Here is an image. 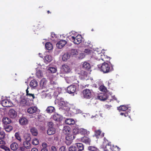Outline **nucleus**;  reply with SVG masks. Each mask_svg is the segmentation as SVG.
Here are the masks:
<instances>
[{
	"instance_id": "nucleus-1",
	"label": "nucleus",
	"mask_w": 151,
	"mask_h": 151,
	"mask_svg": "<svg viewBox=\"0 0 151 151\" xmlns=\"http://www.w3.org/2000/svg\"><path fill=\"white\" fill-rule=\"evenodd\" d=\"M98 66L101 71L104 73H108L113 70L112 66H110L108 63L105 62L103 63L101 65H98Z\"/></svg>"
},
{
	"instance_id": "nucleus-2",
	"label": "nucleus",
	"mask_w": 151,
	"mask_h": 151,
	"mask_svg": "<svg viewBox=\"0 0 151 151\" xmlns=\"http://www.w3.org/2000/svg\"><path fill=\"white\" fill-rule=\"evenodd\" d=\"M118 109L119 110L123 111V112H121L120 113V115L122 116L129 118L130 116V110L128 109V106H126L121 105L118 107Z\"/></svg>"
},
{
	"instance_id": "nucleus-3",
	"label": "nucleus",
	"mask_w": 151,
	"mask_h": 151,
	"mask_svg": "<svg viewBox=\"0 0 151 151\" xmlns=\"http://www.w3.org/2000/svg\"><path fill=\"white\" fill-rule=\"evenodd\" d=\"M69 39L70 40L74 42L75 44H79L82 41V37L81 35H78L76 37L73 36H70Z\"/></svg>"
},
{
	"instance_id": "nucleus-4",
	"label": "nucleus",
	"mask_w": 151,
	"mask_h": 151,
	"mask_svg": "<svg viewBox=\"0 0 151 151\" xmlns=\"http://www.w3.org/2000/svg\"><path fill=\"white\" fill-rule=\"evenodd\" d=\"M83 97L86 99H90L92 97L93 92L88 89H86L83 91Z\"/></svg>"
},
{
	"instance_id": "nucleus-5",
	"label": "nucleus",
	"mask_w": 151,
	"mask_h": 151,
	"mask_svg": "<svg viewBox=\"0 0 151 151\" xmlns=\"http://www.w3.org/2000/svg\"><path fill=\"white\" fill-rule=\"evenodd\" d=\"M76 90V86L75 85H72L68 86L67 88V91L69 94L74 93Z\"/></svg>"
},
{
	"instance_id": "nucleus-6",
	"label": "nucleus",
	"mask_w": 151,
	"mask_h": 151,
	"mask_svg": "<svg viewBox=\"0 0 151 151\" xmlns=\"http://www.w3.org/2000/svg\"><path fill=\"white\" fill-rule=\"evenodd\" d=\"M2 106L5 107H10L12 106V103L7 99L3 100L1 101Z\"/></svg>"
},
{
	"instance_id": "nucleus-7",
	"label": "nucleus",
	"mask_w": 151,
	"mask_h": 151,
	"mask_svg": "<svg viewBox=\"0 0 151 151\" xmlns=\"http://www.w3.org/2000/svg\"><path fill=\"white\" fill-rule=\"evenodd\" d=\"M67 43V41L64 40H62L58 41L56 44L57 47L60 49L63 48Z\"/></svg>"
},
{
	"instance_id": "nucleus-8",
	"label": "nucleus",
	"mask_w": 151,
	"mask_h": 151,
	"mask_svg": "<svg viewBox=\"0 0 151 151\" xmlns=\"http://www.w3.org/2000/svg\"><path fill=\"white\" fill-rule=\"evenodd\" d=\"M38 108L36 106H32L30 107L27 109V112L30 114L36 113L38 112Z\"/></svg>"
},
{
	"instance_id": "nucleus-9",
	"label": "nucleus",
	"mask_w": 151,
	"mask_h": 151,
	"mask_svg": "<svg viewBox=\"0 0 151 151\" xmlns=\"http://www.w3.org/2000/svg\"><path fill=\"white\" fill-rule=\"evenodd\" d=\"M61 70L64 73H68L70 72L71 70L67 65L64 64L62 66Z\"/></svg>"
},
{
	"instance_id": "nucleus-10",
	"label": "nucleus",
	"mask_w": 151,
	"mask_h": 151,
	"mask_svg": "<svg viewBox=\"0 0 151 151\" xmlns=\"http://www.w3.org/2000/svg\"><path fill=\"white\" fill-rule=\"evenodd\" d=\"M94 132V136L97 138H99L100 137H102L104 136V133H103L101 134V131L100 129L95 130Z\"/></svg>"
},
{
	"instance_id": "nucleus-11",
	"label": "nucleus",
	"mask_w": 151,
	"mask_h": 151,
	"mask_svg": "<svg viewBox=\"0 0 151 151\" xmlns=\"http://www.w3.org/2000/svg\"><path fill=\"white\" fill-rule=\"evenodd\" d=\"M79 133L83 135H88L90 134V132L87 129L83 128L79 129Z\"/></svg>"
},
{
	"instance_id": "nucleus-12",
	"label": "nucleus",
	"mask_w": 151,
	"mask_h": 151,
	"mask_svg": "<svg viewBox=\"0 0 151 151\" xmlns=\"http://www.w3.org/2000/svg\"><path fill=\"white\" fill-rule=\"evenodd\" d=\"M44 62L46 64L50 63L52 60V57L50 55H47L44 58Z\"/></svg>"
},
{
	"instance_id": "nucleus-13",
	"label": "nucleus",
	"mask_w": 151,
	"mask_h": 151,
	"mask_svg": "<svg viewBox=\"0 0 151 151\" xmlns=\"http://www.w3.org/2000/svg\"><path fill=\"white\" fill-rule=\"evenodd\" d=\"M81 141L82 142L86 143L88 145H90L91 140L90 138L84 136L82 137L81 139Z\"/></svg>"
},
{
	"instance_id": "nucleus-14",
	"label": "nucleus",
	"mask_w": 151,
	"mask_h": 151,
	"mask_svg": "<svg viewBox=\"0 0 151 151\" xmlns=\"http://www.w3.org/2000/svg\"><path fill=\"white\" fill-rule=\"evenodd\" d=\"M114 146L111 142H109L106 145L105 149L106 151H113Z\"/></svg>"
},
{
	"instance_id": "nucleus-15",
	"label": "nucleus",
	"mask_w": 151,
	"mask_h": 151,
	"mask_svg": "<svg viewBox=\"0 0 151 151\" xmlns=\"http://www.w3.org/2000/svg\"><path fill=\"white\" fill-rule=\"evenodd\" d=\"M9 115L12 118H15L17 116V112L14 109H10L9 111Z\"/></svg>"
},
{
	"instance_id": "nucleus-16",
	"label": "nucleus",
	"mask_w": 151,
	"mask_h": 151,
	"mask_svg": "<svg viewBox=\"0 0 151 151\" xmlns=\"http://www.w3.org/2000/svg\"><path fill=\"white\" fill-rule=\"evenodd\" d=\"M2 121L3 123L5 125L9 124L12 122V120L10 118L6 116L3 117Z\"/></svg>"
},
{
	"instance_id": "nucleus-17",
	"label": "nucleus",
	"mask_w": 151,
	"mask_h": 151,
	"mask_svg": "<svg viewBox=\"0 0 151 151\" xmlns=\"http://www.w3.org/2000/svg\"><path fill=\"white\" fill-rule=\"evenodd\" d=\"M53 119L57 122H60L62 119V117L61 116L58 114H55L53 115Z\"/></svg>"
},
{
	"instance_id": "nucleus-18",
	"label": "nucleus",
	"mask_w": 151,
	"mask_h": 151,
	"mask_svg": "<svg viewBox=\"0 0 151 151\" xmlns=\"http://www.w3.org/2000/svg\"><path fill=\"white\" fill-rule=\"evenodd\" d=\"M75 136L72 133H69L65 137L66 140L72 141L74 138Z\"/></svg>"
},
{
	"instance_id": "nucleus-19",
	"label": "nucleus",
	"mask_w": 151,
	"mask_h": 151,
	"mask_svg": "<svg viewBox=\"0 0 151 151\" xmlns=\"http://www.w3.org/2000/svg\"><path fill=\"white\" fill-rule=\"evenodd\" d=\"M30 86L32 88H35L38 86V82L35 79L32 80L29 83Z\"/></svg>"
},
{
	"instance_id": "nucleus-20",
	"label": "nucleus",
	"mask_w": 151,
	"mask_h": 151,
	"mask_svg": "<svg viewBox=\"0 0 151 151\" xmlns=\"http://www.w3.org/2000/svg\"><path fill=\"white\" fill-rule=\"evenodd\" d=\"M19 123L22 125H26L28 122V120L25 117L20 118L19 120Z\"/></svg>"
},
{
	"instance_id": "nucleus-21",
	"label": "nucleus",
	"mask_w": 151,
	"mask_h": 151,
	"mask_svg": "<svg viewBox=\"0 0 151 151\" xmlns=\"http://www.w3.org/2000/svg\"><path fill=\"white\" fill-rule=\"evenodd\" d=\"M77 149L78 150V151H82L84 150V146L81 143H78L75 144Z\"/></svg>"
},
{
	"instance_id": "nucleus-22",
	"label": "nucleus",
	"mask_w": 151,
	"mask_h": 151,
	"mask_svg": "<svg viewBox=\"0 0 151 151\" xmlns=\"http://www.w3.org/2000/svg\"><path fill=\"white\" fill-rule=\"evenodd\" d=\"M55 131L54 128H48L47 131V134L49 135H52L55 133Z\"/></svg>"
},
{
	"instance_id": "nucleus-23",
	"label": "nucleus",
	"mask_w": 151,
	"mask_h": 151,
	"mask_svg": "<svg viewBox=\"0 0 151 151\" xmlns=\"http://www.w3.org/2000/svg\"><path fill=\"white\" fill-rule=\"evenodd\" d=\"M65 123L70 125H73L75 123V121L72 119H66L65 121Z\"/></svg>"
},
{
	"instance_id": "nucleus-24",
	"label": "nucleus",
	"mask_w": 151,
	"mask_h": 151,
	"mask_svg": "<svg viewBox=\"0 0 151 151\" xmlns=\"http://www.w3.org/2000/svg\"><path fill=\"white\" fill-rule=\"evenodd\" d=\"M47 81L46 79L43 78L42 79L40 83V86L42 88H44L46 85Z\"/></svg>"
},
{
	"instance_id": "nucleus-25",
	"label": "nucleus",
	"mask_w": 151,
	"mask_h": 151,
	"mask_svg": "<svg viewBox=\"0 0 151 151\" xmlns=\"http://www.w3.org/2000/svg\"><path fill=\"white\" fill-rule=\"evenodd\" d=\"M71 130V129L70 128L67 126H64L63 129V132L65 134H67L70 133Z\"/></svg>"
},
{
	"instance_id": "nucleus-26",
	"label": "nucleus",
	"mask_w": 151,
	"mask_h": 151,
	"mask_svg": "<svg viewBox=\"0 0 151 151\" xmlns=\"http://www.w3.org/2000/svg\"><path fill=\"white\" fill-rule=\"evenodd\" d=\"M70 57V55L68 52H66L62 56V60L63 61H66Z\"/></svg>"
},
{
	"instance_id": "nucleus-27",
	"label": "nucleus",
	"mask_w": 151,
	"mask_h": 151,
	"mask_svg": "<svg viewBox=\"0 0 151 151\" xmlns=\"http://www.w3.org/2000/svg\"><path fill=\"white\" fill-rule=\"evenodd\" d=\"M11 149L14 151L16 150L18 148V145L16 142L12 143L10 145Z\"/></svg>"
},
{
	"instance_id": "nucleus-28",
	"label": "nucleus",
	"mask_w": 151,
	"mask_h": 151,
	"mask_svg": "<svg viewBox=\"0 0 151 151\" xmlns=\"http://www.w3.org/2000/svg\"><path fill=\"white\" fill-rule=\"evenodd\" d=\"M78 52L77 50L73 49L70 50V55L76 56L78 54Z\"/></svg>"
},
{
	"instance_id": "nucleus-29",
	"label": "nucleus",
	"mask_w": 151,
	"mask_h": 151,
	"mask_svg": "<svg viewBox=\"0 0 151 151\" xmlns=\"http://www.w3.org/2000/svg\"><path fill=\"white\" fill-rule=\"evenodd\" d=\"M20 101L19 102V105L21 106H24L27 105V100L25 99L21 98L20 99Z\"/></svg>"
},
{
	"instance_id": "nucleus-30",
	"label": "nucleus",
	"mask_w": 151,
	"mask_h": 151,
	"mask_svg": "<svg viewBox=\"0 0 151 151\" xmlns=\"http://www.w3.org/2000/svg\"><path fill=\"white\" fill-rule=\"evenodd\" d=\"M30 131L32 135L34 136H37L38 134L37 130L35 127H32L30 129Z\"/></svg>"
},
{
	"instance_id": "nucleus-31",
	"label": "nucleus",
	"mask_w": 151,
	"mask_h": 151,
	"mask_svg": "<svg viewBox=\"0 0 151 151\" xmlns=\"http://www.w3.org/2000/svg\"><path fill=\"white\" fill-rule=\"evenodd\" d=\"M99 99L101 101H104L107 99V97L106 93L101 94L100 95L98 96Z\"/></svg>"
},
{
	"instance_id": "nucleus-32",
	"label": "nucleus",
	"mask_w": 151,
	"mask_h": 151,
	"mask_svg": "<svg viewBox=\"0 0 151 151\" xmlns=\"http://www.w3.org/2000/svg\"><path fill=\"white\" fill-rule=\"evenodd\" d=\"M24 146L27 149H29L31 148V145L29 142L24 141L23 142Z\"/></svg>"
},
{
	"instance_id": "nucleus-33",
	"label": "nucleus",
	"mask_w": 151,
	"mask_h": 151,
	"mask_svg": "<svg viewBox=\"0 0 151 151\" xmlns=\"http://www.w3.org/2000/svg\"><path fill=\"white\" fill-rule=\"evenodd\" d=\"M88 151H100L99 149L95 146H89L88 147Z\"/></svg>"
},
{
	"instance_id": "nucleus-34",
	"label": "nucleus",
	"mask_w": 151,
	"mask_h": 151,
	"mask_svg": "<svg viewBox=\"0 0 151 151\" xmlns=\"http://www.w3.org/2000/svg\"><path fill=\"white\" fill-rule=\"evenodd\" d=\"M83 68L85 70H89L91 68L90 64L87 62L84 63L83 65Z\"/></svg>"
},
{
	"instance_id": "nucleus-35",
	"label": "nucleus",
	"mask_w": 151,
	"mask_h": 151,
	"mask_svg": "<svg viewBox=\"0 0 151 151\" xmlns=\"http://www.w3.org/2000/svg\"><path fill=\"white\" fill-rule=\"evenodd\" d=\"M55 111L54 107L52 106H48L46 110L48 113H52Z\"/></svg>"
},
{
	"instance_id": "nucleus-36",
	"label": "nucleus",
	"mask_w": 151,
	"mask_h": 151,
	"mask_svg": "<svg viewBox=\"0 0 151 151\" xmlns=\"http://www.w3.org/2000/svg\"><path fill=\"white\" fill-rule=\"evenodd\" d=\"M45 46L46 48L49 50H51L52 48V44L50 42H47L45 44Z\"/></svg>"
},
{
	"instance_id": "nucleus-37",
	"label": "nucleus",
	"mask_w": 151,
	"mask_h": 151,
	"mask_svg": "<svg viewBox=\"0 0 151 151\" xmlns=\"http://www.w3.org/2000/svg\"><path fill=\"white\" fill-rule=\"evenodd\" d=\"M68 79L69 80L70 83H73L76 84H77L79 83L78 81H77V82H75V78L73 76L68 78Z\"/></svg>"
},
{
	"instance_id": "nucleus-38",
	"label": "nucleus",
	"mask_w": 151,
	"mask_h": 151,
	"mask_svg": "<svg viewBox=\"0 0 151 151\" xmlns=\"http://www.w3.org/2000/svg\"><path fill=\"white\" fill-rule=\"evenodd\" d=\"M99 90L104 92H106L107 91L106 88L104 85H101L99 88Z\"/></svg>"
},
{
	"instance_id": "nucleus-39",
	"label": "nucleus",
	"mask_w": 151,
	"mask_h": 151,
	"mask_svg": "<svg viewBox=\"0 0 151 151\" xmlns=\"http://www.w3.org/2000/svg\"><path fill=\"white\" fill-rule=\"evenodd\" d=\"M39 143L38 140L37 138L34 139L32 140V144L34 145H36L38 144Z\"/></svg>"
},
{
	"instance_id": "nucleus-40",
	"label": "nucleus",
	"mask_w": 151,
	"mask_h": 151,
	"mask_svg": "<svg viewBox=\"0 0 151 151\" xmlns=\"http://www.w3.org/2000/svg\"><path fill=\"white\" fill-rule=\"evenodd\" d=\"M76 146L75 144L74 145L70 146L69 148V151H76L77 150Z\"/></svg>"
},
{
	"instance_id": "nucleus-41",
	"label": "nucleus",
	"mask_w": 151,
	"mask_h": 151,
	"mask_svg": "<svg viewBox=\"0 0 151 151\" xmlns=\"http://www.w3.org/2000/svg\"><path fill=\"white\" fill-rule=\"evenodd\" d=\"M12 126L8 125L6 126L5 128V131L7 132H9L12 129Z\"/></svg>"
},
{
	"instance_id": "nucleus-42",
	"label": "nucleus",
	"mask_w": 151,
	"mask_h": 151,
	"mask_svg": "<svg viewBox=\"0 0 151 151\" xmlns=\"http://www.w3.org/2000/svg\"><path fill=\"white\" fill-rule=\"evenodd\" d=\"M66 104L64 101H60L58 104L59 106L61 107H63L66 106Z\"/></svg>"
},
{
	"instance_id": "nucleus-43",
	"label": "nucleus",
	"mask_w": 151,
	"mask_h": 151,
	"mask_svg": "<svg viewBox=\"0 0 151 151\" xmlns=\"http://www.w3.org/2000/svg\"><path fill=\"white\" fill-rule=\"evenodd\" d=\"M48 70L52 73H55L57 71V68L54 67H50L48 68Z\"/></svg>"
},
{
	"instance_id": "nucleus-44",
	"label": "nucleus",
	"mask_w": 151,
	"mask_h": 151,
	"mask_svg": "<svg viewBox=\"0 0 151 151\" xmlns=\"http://www.w3.org/2000/svg\"><path fill=\"white\" fill-rule=\"evenodd\" d=\"M15 136L16 139L18 140L19 142H21L22 139L20 135L18 133L16 132L15 134Z\"/></svg>"
},
{
	"instance_id": "nucleus-45",
	"label": "nucleus",
	"mask_w": 151,
	"mask_h": 151,
	"mask_svg": "<svg viewBox=\"0 0 151 151\" xmlns=\"http://www.w3.org/2000/svg\"><path fill=\"white\" fill-rule=\"evenodd\" d=\"M0 148L1 149L4 150L5 151H9L10 150V149L9 148L3 145H0Z\"/></svg>"
},
{
	"instance_id": "nucleus-46",
	"label": "nucleus",
	"mask_w": 151,
	"mask_h": 151,
	"mask_svg": "<svg viewBox=\"0 0 151 151\" xmlns=\"http://www.w3.org/2000/svg\"><path fill=\"white\" fill-rule=\"evenodd\" d=\"M5 136V132L3 131L0 132V138L4 139Z\"/></svg>"
},
{
	"instance_id": "nucleus-47",
	"label": "nucleus",
	"mask_w": 151,
	"mask_h": 151,
	"mask_svg": "<svg viewBox=\"0 0 151 151\" xmlns=\"http://www.w3.org/2000/svg\"><path fill=\"white\" fill-rule=\"evenodd\" d=\"M27 96L30 99H33L35 98L34 94L31 93H29Z\"/></svg>"
},
{
	"instance_id": "nucleus-48",
	"label": "nucleus",
	"mask_w": 151,
	"mask_h": 151,
	"mask_svg": "<svg viewBox=\"0 0 151 151\" xmlns=\"http://www.w3.org/2000/svg\"><path fill=\"white\" fill-rule=\"evenodd\" d=\"M25 139L26 140V142H29L31 140V138L30 136L27 134V136H25Z\"/></svg>"
},
{
	"instance_id": "nucleus-49",
	"label": "nucleus",
	"mask_w": 151,
	"mask_h": 151,
	"mask_svg": "<svg viewBox=\"0 0 151 151\" xmlns=\"http://www.w3.org/2000/svg\"><path fill=\"white\" fill-rule=\"evenodd\" d=\"M36 74L38 77L39 78L40 77L42 76V74L41 73V72L40 70H38L36 72Z\"/></svg>"
},
{
	"instance_id": "nucleus-50",
	"label": "nucleus",
	"mask_w": 151,
	"mask_h": 151,
	"mask_svg": "<svg viewBox=\"0 0 151 151\" xmlns=\"http://www.w3.org/2000/svg\"><path fill=\"white\" fill-rule=\"evenodd\" d=\"M47 125L48 128H54V124L52 122H48Z\"/></svg>"
},
{
	"instance_id": "nucleus-51",
	"label": "nucleus",
	"mask_w": 151,
	"mask_h": 151,
	"mask_svg": "<svg viewBox=\"0 0 151 151\" xmlns=\"http://www.w3.org/2000/svg\"><path fill=\"white\" fill-rule=\"evenodd\" d=\"M120 149L117 146H114L113 151H119Z\"/></svg>"
},
{
	"instance_id": "nucleus-52",
	"label": "nucleus",
	"mask_w": 151,
	"mask_h": 151,
	"mask_svg": "<svg viewBox=\"0 0 151 151\" xmlns=\"http://www.w3.org/2000/svg\"><path fill=\"white\" fill-rule=\"evenodd\" d=\"M79 133V129H78L76 128H74L73 129V133L75 134H76Z\"/></svg>"
},
{
	"instance_id": "nucleus-53",
	"label": "nucleus",
	"mask_w": 151,
	"mask_h": 151,
	"mask_svg": "<svg viewBox=\"0 0 151 151\" xmlns=\"http://www.w3.org/2000/svg\"><path fill=\"white\" fill-rule=\"evenodd\" d=\"M59 151H66V147L65 146H62L59 149Z\"/></svg>"
},
{
	"instance_id": "nucleus-54",
	"label": "nucleus",
	"mask_w": 151,
	"mask_h": 151,
	"mask_svg": "<svg viewBox=\"0 0 151 151\" xmlns=\"http://www.w3.org/2000/svg\"><path fill=\"white\" fill-rule=\"evenodd\" d=\"M50 151H57V149L55 146H52L50 148Z\"/></svg>"
},
{
	"instance_id": "nucleus-55",
	"label": "nucleus",
	"mask_w": 151,
	"mask_h": 151,
	"mask_svg": "<svg viewBox=\"0 0 151 151\" xmlns=\"http://www.w3.org/2000/svg\"><path fill=\"white\" fill-rule=\"evenodd\" d=\"M51 36L52 38L51 39L52 40H53L54 38L56 37V35L54 32H52L51 33Z\"/></svg>"
},
{
	"instance_id": "nucleus-56",
	"label": "nucleus",
	"mask_w": 151,
	"mask_h": 151,
	"mask_svg": "<svg viewBox=\"0 0 151 151\" xmlns=\"http://www.w3.org/2000/svg\"><path fill=\"white\" fill-rule=\"evenodd\" d=\"M42 146L43 147L42 148H47V143L43 142L42 144Z\"/></svg>"
},
{
	"instance_id": "nucleus-57",
	"label": "nucleus",
	"mask_w": 151,
	"mask_h": 151,
	"mask_svg": "<svg viewBox=\"0 0 151 151\" xmlns=\"http://www.w3.org/2000/svg\"><path fill=\"white\" fill-rule=\"evenodd\" d=\"M47 96V94L45 93H42L41 95V96L42 98H45Z\"/></svg>"
},
{
	"instance_id": "nucleus-58",
	"label": "nucleus",
	"mask_w": 151,
	"mask_h": 151,
	"mask_svg": "<svg viewBox=\"0 0 151 151\" xmlns=\"http://www.w3.org/2000/svg\"><path fill=\"white\" fill-rule=\"evenodd\" d=\"M4 139L0 138V144H5V142L3 140Z\"/></svg>"
},
{
	"instance_id": "nucleus-59",
	"label": "nucleus",
	"mask_w": 151,
	"mask_h": 151,
	"mask_svg": "<svg viewBox=\"0 0 151 151\" xmlns=\"http://www.w3.org/2000/svg\"><path fill=\"white\" fill-rule=\"evenodd\" d=\"M72 141H68L66 140L65 141V143L67 145H70L72 143Z\"/></svg>"
},
{
	"instance_id": "nucleus-60",
	"label": "nucleus",
	"mask_w": 151,
	"mask_h": 151,
	"mask_svg": "<svg viewBox=\"0 0 151 151\" xmlns=\"http://www.w3.org/2000/svg\"><path fill=\"white\" fill-rule=\"evenodd\" d=\"M41 151H48V150L47 148H42L41 150Z\"/></svg>"
},
{
	"instance_id": "nucleus-61",
	"label": "nucleus",
	"mask_w": 151,
	"mask_h": 151,
	"mask_svg": "<svg viewBox=\"0 0 151 151\" xmlns=\"http://www.w3.org/2000/svg\"><path fill=\"white\" fill-rule=\"evenodd\" d=\"M90 50L88 49H85L84 52L86 53H90Z\"/></svg>"
},
{
	"instance_id": "nucleus-62",
	"label": "nucleus",
	"mask_w": 151,
	"mask_h": 151,
	"mask_svg": "<svg viewBox=\"0 0 151 151\" xmlns=\"http://www.w3.org/2000/svg\"><path fill=\"white\" fill-rule=\"evenodd\" d=\"M25 148L24 146L23 147H20V150L22 151H24L25 150Z\"/></svg>"
},
{
	"instance_id": "nucleus-63",
	"label": "nucleus",
	"mask_w": 151,
	"mask_h": 151,
	"mask_svg": "<svg viewBox=\"0 0 151 151\" xmlns=\"http://www.w3.org/2000/svg\"><path fill=\"white\" fill-rule=\"evenodd\" d=\"M28 87H27V89L26 90V96H27L28 95L29 93V91L28 90Z\"/></svg>"
},
{
	"instance_id": "nucleus-64",
	"label": "nucleus",
	"mask_w": 151,
	"mask_h": 151,
	"mask_svg": "<svg viewBox=\"0 0 151 151\" xmlns=\"http://www.w3.org/2000/svg\"><path fill=\"white\" fill-rule=\"evenodd\" d=\"M31 151H38V150L36 148H33L32 149Z\"/></svg>"
}]
</instances>
